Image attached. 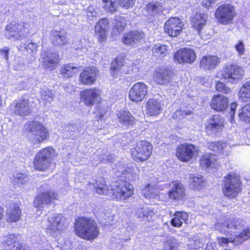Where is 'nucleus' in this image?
Returning <instances> with one entry per match:
<instances>
[{
  "instance_id": "f257e3e1",
  "label": "nucleus",
  "mask_w": 250,
  "mask_h": 250,
  "mask_svg": "<svg viewBox=\"0 0 250 250\" xmlns=\"http://www.w3.org/2000/svg\"><path fill=\"white\" fill-rule=\"evenodd\" d=\"M215 229L226 235L229 233L232 236L228 238H218V244L223 247L227 246L229 243H235V245L241 243L250 237V229H245L243 221L240 219L228 220L225 224L218 223L215 224Z\"/></svg>"
},
{
  "instance_id": "f03ea898",
  "label": "nucleus",
  "mask_w": 250,
  "mask_h": 250,
  "mask_svg": "<svg viewBox=\"0 0 250 250\" xmlns=\"http://www.w3.org/2000/svg\"><path fill=\"white\" fill-rule=\"evenodd\" d=\"M75 230L79 237L87 240L95 239L100 233L95 221L85 217H80L76 220Z\"/></svg>"
},
{
  "instance_id": "7ed1b4c3",
  "label": "nucleus",
  "mask_w": 250,
  "mask_h": 250,
  "mask_svg": "<svg viewBox=\"0 0 250 250\" xmlns=\"http://www.w3.org/2000/svg\"><path fill=\"white\" fill-rule=\"evenodd\" d=\"M42 226L53 237L59 235L66 228V218L62 214L54 213L42 222Z\"/></svg>"
},
{
  "instance_id": "20e7f679",
  "label": "nucleus",
  "mask_w": 250,
  "mask_h": 250,
  "mask_svg": "<svg viewBox=\"0 0 250 250\" xmlns=\"http://www.w3.org/2000/svg\"><path fill=\"white\" fill-rule=\"evenodd\" d=\"M56 156V151L51 147H47L39 151L35 155L34 165L35 169L43 171L54 166L53 160Z\"/></svg>"
},
{
  "instance_id": "39448f33",
  "label": "nucleus",
  "mask_w": 250,
  "mask_h": 250,
  "mask_svg": "<svg viewBox=\"0 0 250 250\" xmlns=\"http://www.w3.org/2000/svg\"><path fill=\"white\" fill-rule=\"evenodd\" d=\"M34 26V24L32 22L24 24L12 22L6 26L5 36L8 39L13 38L16 40H22L27 36L30 30L34 31L32 30Z\"/></svg>"
},
{
  "instance_id": "423d86ee",
  "label": "nucleus",
  "mask_w": 250,
  "mask_h": 250,
  "mask_svg": "<svg viewBox=\"0 0 250 250\" xmlns=\"http://www.w3.org/2000/svg\"><path fill=\"white\" fill-rule=\"evenodd\" d=\"M58 196L57 193L50 190L39 193L34 201V206L37 209V214L39 215L46 206L54 203L57 200Z\"/></svg>"
},
{
  "instance_id": "0eeeda50",
  "label": "nucleus",
  "mask_w": 250,
  "mask_h": 250,
  "mask_svg": "<svg viewBox=\"0 0 250 250\" xmlns=\"http://www.w3.org/2000/svg\"><path fill=\"white\" fill-rule=\"evenodd\" d=\"M99 195H104L107 198L116 200H124L133 194V188H95Z\"/></svg>"
},
{
  "instance_id": "6e6552de",
  "label": "nucleus",
  "mask_w": 250,
  "mask_h": 250,
  "mask_svg": "<svg viewBox=\"0 0 250 250\" xmlns=\"http://www.w3.org/2000/svg\"><path fill=\"white\" fill-rule=\"evenodd\" d=\"M215 16L219 23L224 25L230 24L235 16L234 8L229 4H222L216 10Z\"/></svg>"
},
{
  "instance_id": "1a4fd4ad",
  "label": "nucleus",
  "mask_w": 250,
  "mask_h": 250,
  "mask_svg": "<svg viewBox=\"0 0 250 250\" xmlns=\"http://www.w3.org/2000/svg\"><path fill=\"white\" fill-rule=\"evenodd\" d=\"M152 150V146L148 142L144 141L138 142L131 150L132 157L136 161H145L151 155Z\"/></svg>"
},
{
  "instance_id": "9d476101",
  "label": "nucleus",
  "mask_w": 250,
  "mask_h": 250,
  "mask_svg": "<svg viewBox=\"0 0 250 250\" xmlns=\"http://www.w3.org/2000/svg\"><path fill=\"white\" fill-rule=\"evenodd\" d=\"M11 108L15 114L25 117L31 114L33 104L29 98L22 97L14 101L11 105Z\"/></svg>"
},
{
  "instance_id": "9b49d317",
  "label": "nucleus",
  "mask_w": 250,
  "mask_h": 250,
  "mask_svg": "<svg viewBox=\"0 0 250 250\" xmlns=\"http://www.w3.org/2000/svg\"><path fill=\"white\" fill-rule=\"evenodd\" d=\"M198 153L197 147L191 144H183L180 145L176 151V155L180 160L188 162Z\"/></svg>"
},
{
  "instance_id": "f8f14e48",
  "label": "nucleus",
  "mask_w": 250,
  "mask_h": 250,
  "mask_svg": "<svg viewBox=\"0 0 250 250\" xmlns=\"http://www.w3.org/2000/svg\"><path fill=\"white\" fill-rule=\"evenodd\" d=\"M42 62L45 69L52 71L57 68L59 62L57 52L52 50H43L41 54Z\"/></svg>"
},
{
  "instance_id": "ddd939ff",
  "label": "nucleus",
  "mask_w": 250,
  "mask_h": 250,
  "mask_svg": "<svg viewBox=\"0 0 250 250\" xmlns=\"http://www.w3.org/2000/svg\"><path fill=\"white\" fill-rule=\"evenodd\" d=\"M243 71L236 65H229L224 68L222 77L226 81L231 83L237 82L243 75Z\"/></svg>"
},
{
  "instance_id": "4468645a",
  "label": "nucleus",
  "mask_w": 250,
  "mask_h": 250,
  "mask_svg": "<svg viewBox=\"0 0 250 250\" xmlns=\"http://www.w3.org/2000/svg\"><path fill=\"white\" fill-rule=\"evenodd\" d=\"M100 94V90L96 87L84 89L80 93L81 101L86 106L91 107L97 102Z\"/></svg>"
},
{
  "instance_id": "2eb2a0df",
  "label": "nucleus",
  "mask_w": 250,
  "mask_h": 250,
  "mask_svg": "<svg viewBox=\"0 0 250 250\" xmlns=\"http://www.w3.org/2000/svg\"><path fill=\"white\" fill-rule=\"evenodd\" d=\"M147 86L144 83H135L129 90V98L132 101H142L147 93Z\"/></svg>"
},
{
  "instance_id": "dca6fc26",
  "label": "nucleus",
  "mask_w": 250,
  "mask_h": 250,
  "mask_svg": "<svg viewBox=\"0 0 250 250\" xmlns=\"http://www.w3.org/2000/svg\"><path fill=\"white\" fill-rule=\"evenodd\" d=\"M224 127L223 119L219 115H214L206 124V132L208 134L217 135Z\"/></svg>"
},
{
  "instance_id": "f3484780",
  "label": "nucleus",
  "mask_w": 250,
  "mask_h": 250,
  "mask_svg": "<svg viewBox=\"0 0 250 250\" xmlns=\"http://www.w3.org/2000/svg\"><path fill=\"white\" fill-rule=\"evenodd\" d=\"M196 58L195 51L188 48L178 50L174 55V60L178 63H192L195 61Z\"/></svg>"
},
{
  "instance_id": "a211bd4d",
  "label": "nucleus",
  "mask_w": 250,
  "mask_h": 250,
  "mask_svg": "<svg viewBox=\"0 0 250 250\" xmlns=\"http://www.w3.org/2000/svg\"><path fill=\"white\" fill-rule=\"evenodd\" d=\"M183 22L176 17L170 18L166 23L164 30L170 36L176 37L182 30Z\"/></svg>"
},
{
  "instance_id": "6ab92c4d",
  "label": "nucleus",
  "mask_w": 250,
  "mask_h": 250,
  "mask_svg": "<svg viewBox=\"0 0 250 250\" xmlns=\"http://www.w3.org/2000/svg\"><path fill=\"white\" fill-rule=\"evenodd\" d=\"M98 74L96 67H87L80 75L79 81L83 84L90 85L96 81Z\"/></svg>"
},
{
  "instance_id": "aec40b11",
  "label": "nucleus",
  "mask_w": 250,
  "mask_h": 250,
  "mask_svg": "<svg viewBox=\"0 0 250 250\" xmlns=\"http://www.w3.org/2000/svg\"><path fill=\"white\" fill-rule=\"evenodd\" d=\"M109 28V22L106 19H102L97 23L95 26V31L100 42H103L106 40V32Z\"/></svg>"
},
{
  "instance_id": "412c9836",
  "label": "nucleus",
  "mask_w": 250,
  "mask_h": 250,
  "mask_svg": "<svg viewBox=\"0 0 250 250\" xmlns=\"http://www.w3.org/2000/svg\"><path fill=\"white\" fill-rule=\"evenodd\" d=\"M146 113L150 116H157L162 111L163 105L156 99H149L146 103Z\"/></svg>"
},
{
  "instance_id": "4be33fe9",
  "label": "nucleus",
  "mask_w": 250,
  "mask_h": 250,
  "mask_svg": "<svg viewBox=\"0 0 250 250\" xmlns=\"http://www.w3.org/2000/svg\"><path fill=\"white\" fill-rule=\"evenodd\" d=\"M172 76L171 70L166 68H159L153 74V79L159 84H165L168 83Z\"/></svg>"
},
{
  "instance_id": "5701e85b",
  "label": "nucleus",
  "mask_w": 250,
  "mask_h": 250,
  "mask_svg": "<svg viewBox=\"0 0 250 250\" xmlns=\"http://www.w3.org/2000/svg\"><path fill=\"white\" fill-rule=\"evenodd\" d=\"M229 106L228 99L222 95L214 96L210 103L211 107L217 111H223Z\"/></svg>"
},
{
  "instance_id": "b1692460",
  "label": "nucleus",
  "mask_w": 250,
  "mask_h": 250,
  "mask_svg": "<svg viewBox=\"0 0 250 250\" xmlns=\"http://www.w3.org/2000/svg\"><path fill=\"white\" fill-rule=\"evenodd\" d=\"M48 137L49 131L44 125H42L39 131H37L33 135H28L29 140L34 145L40 144L42 142L47 139Z\"/></svg>"
},
{
  "instance_id": "393cba45",
  "label": "nucleus",
  "mask_w": 250,
  "mask_h": 250,
  "mask_svg": "<svg viewBox=\"0 0 250 250\" xmlns=\"http://www.w3.org/2000/svg\"><path fill=\"white\" fill-rule=\"evenodd\" d=\"M220 59L216 56H205L201 59L200 67L204 70L214 69L220 63Z\"/></svg>"
},
{
  "instance_id": "a878e982",
  "label": "nucleus",
  "mask_w": 250,
  "mask_h": 250,
  "mask_svg": "<svg viewBox=\"0 0 250 250\" xmlns=\"http://www.w3.org/2000/svg\"><path fill=\"white\" fill-rule=\"evenodd\" d=\"M19 235L11 234L4 237L3 243L5 249L12 250H24V249L17 241L19 240Z\"/></svg>"
},
{
  "instance_id": "bb28decb",
  "label": "nucleus",
  "mask_w": 250,
  "mask_h": 250,
  "mask_svg": "<svg viewBox=\"0 0 250 250\" xmlns=\"http://www.w3.org/2000/svg\"><path fill=\"white\" fill-rule=\"evenodd\" d=\"M208 16L206 14L196 13L191 18V23L194 28L196 29L198 33L203 29L206 23Z\"/></svg>"
},
{
  "instance_id": "cd10ccee",
  "label": "nucleus",
  "mask_w": 250,
  "mask_h": 250,
  "mask_svg": "<svg viewBox=\"0 0 250 250\" xmlns=\"http://www.w3.org/2000/svg\"><path fill=\"white\" fill-rule=\"evenodd\" d=\"M207 146L216 155L222 154L223 156L228 155V146L226 143L220 142H211L208 143Z\"/></svg>"
},
{
  "instance_id": "c85d7f7f",
  "label": "nucleus",
  "mask_w": 250,
  "mask_h": 250,
  "mask_svg": "<svg viewBox=\"0 0 250 250\" xmlns=\"http://www.w3.org/2000/svg\"><path fill=\"white\" fill-rule=\"evenodd\" d=\"M188 219V215L187 212L177 211L173 214L170 224L173 227L180 228L183 223H187Z\"/></svg>"
},
{
  "instance_id": "c756f323",
  "label": "nucleus",
  "mask_w": 250,
  "mask_h": 250,
  "mask_svg": "<svg viewBox=\"0 0 250 250\" xmlns=\"http://www.w3.org/2000/svg\"><path fill=\"white\" fill-rule=\"evenodd\" d=\"M224 188H239L241 184L240 176L234 172H229L224 177Z\"/></svg>"
},
{
  "instance_id": "7c9ffc66",
  "label": "nucleus",
  "mask_w": 250,
  "mask_h": 250,
  "mask_svg": "<svg viewBox=\"0 0 250 250\" xmlns=\"http://www.w3.org/2000/svg\"><path fill=\"white\" fill-rule=\"evenodd\" d=\"M51 37L53 44L56 46H62L68 42L66 34L63 31H53Z\"/></svg>"
},
{
  "instance_id": "2f4dec72",
  "label": "nucleus",
  "mask_w": 250,
  "mask_h": 250,
  "mask_svg": "<svg viewBox=\"0 0 250 250\" xmlns=\"http://www.w3.org/2000/svg\"><path fill=\"white\" fill-rule=\"evenodd\" d=\"M136 213L140 220L144 221H150L155 214L153 208L147 207L138 208Z\"/></svg>"
},
{
  "instance_id": "473e14b6",
  "label": "nucleus",
  "mask_w": 250,
  "mask_h": 250,
  "mask_svg": "<svg viewBox=\"0 0 250 250\" xmlns=\"http://www.w3.org/2000/svg\"><path fill=\"white\" fill-rule=\"evenodd\" d=\"M119 122L127 126L133 125L135 122V118L128 111L120 110L117 114Z\"/></svg>"
},
{
  "instance_id": "72a5a7b5",
  "label": "nucleus",
  "mask_w": 250,
  "mask_h": 250,
  "mask_svg": "<svg viewBox=\"0 0 250 250\" xmlns=\"http://www.w3.org/2000/svg\"><path fill=\"white\" fill-rule=\"evenodd\" d=\"M21 217V211L17 205H14L7 211V219L9 222H17Z\"/></svg>"
},
{
  "instance_id": "f704fd0d",
  "label": "nucleus",
  "mask_w": 250,
  "mask_h": 250,
  "mask_svg": "<svg viewBox=\"0 0 250 250\" xmlns=\"http://www.w3.org/2000/svg\"><path fill=\"white\" fill-rule=\"evenodd\" d=\"M79 71V67L74 66L73 64L63 65L61 69L62 74L65 78L72 77Z\"/></svg>"
},
{
  "instance_id": "c9c22d12",
  "label": "nucleus",
  "mask_w": 250,
  "mask_h": 250,
  "mask_svg": "<svg viewBox=\"0 0 250 250\" xmlns=\"http://www.w3.org/2000/svg\"><path fill=\"white\" fill-rule=\"evenodd\" d=\"M43 125L42 123L36 120L29 121L24 125V130L28 132V135H33Z\"/></svg>"
},
{
  "instance_id": "e433bc0d",
  "label": "nucleus",
  "mask_w": 250,
  "mask_h": 250,
  "mask_svg": "<svg viewBox=\"0 0 250 250\" xmlns=\"http://www.w3.org/2000/svg\"><path fill=\"white\" fill-rule=\"evenodd\" d=\"M217 160L214 155L212 154H205L202 156L200 159L201 165L207 167L216 168L218 165Z\"/></svg>"
},
{
  "instance_id": "4c0bfd02",
  "label": "nucleus",
  "mask_w": 250,
  "mask_h": 250,
  "mask_svg": "<svg viewBox=\"0 0 250 250\" xmlns=\"http://www.w3.org/2000/svg\"><path fill=\"white\" fill-rule=\"evenodd\" d=\"M187 248L189 250H200L204 245L203 239L198 236H192L188 237Z\"/></svg>"
},
{
  "instance_id": "58836bf2",
  "label": "nucleus",
  "mask_w": 250,
  "mask_h": 250,
  "mask_svg": "<svg viewBox=\"0 0 250 250\" xmlns=\"http://www.w3.org/2000/svg\"><path fill=\"white\" fill-rule=\"evenodd\" d=\"M239 98L242 101H250V81L245 83L238 93Z\"/></svg>"
},
{
  "instance_id": "ea45409f",
  "label": "nucleus",
  "mask_w": 250,
  "mask_h": 250,
  "mask_svg": "<svg viewBox=\"0 0 250 250\" xmlns=\"http://www.w3.org/2000/svg\"><path fill=\"white\" fill-rule=\"evenodd\" d=\"M152 51L154 56L160 59L164 58L167 53V46L160 43L155 45Z\"/></svg>"
},
{
  "instance_id": "a19ab883",
  "label": "nucleus",
  "mask_w": 250,
  "mask_h": 250,
  "mask_svg": "<svg viewBox=\"0 0 250 250\" xmlns=\"http://www.w3.org/2000/svg\"><path fill=\"white\" fill-rule=\"evenodd\" d=\"M123 66V59L121 57H117L111 63L110 70L111 75L117 78L118 72Z\"/></svg>"
},
{
  "instance_id": "79ce46f5",
  "label": "nucleus",
  "mask_w": 250,
  "mask_h": 250,
  "mask_svg": "<svg viewBox=\"0 0 250 250\" xmlns=\"http://www.w3.org/2000/svg\"><path fill=\"white\" fill-rule=\"evenodd\" d=\"M238 116L241 121L250 123V104H246L240 109Z\"/></svg>"
},
{
  "instance_id": "37998d69",
  "label": "nucleus",
  "mask_w": 250,
  "mask_h": 250,
  "mask_svg": "<svg viewBox=\"0 0 250 250\" xmlns=\"http://www.w3.org/2000/svg\"><path fill=\"white\" fill-rule=\"evenodd\" d=\"M29 181V177L21 173H15L13 175L12 182L14 185L20 187Z\"/></svg>"
},
{
  "instance_id": "c03bdc74",
  "label": "nucleus",
  "mask_w": 250,
  "mask_h": 250,
  "mask_svg": "<svg viewBox=\"0 0 250 250\" xmlns=\"http://www.w3.org/2000/svg\"><path fill=\"white\" fill-rule=\"evenodd\" d=\"M115 25L112 30V35H117L120 34L124 30L125 23V19L122 17H118L115 20Z\"/></svg>"
},
{
  "instance_id": "a18cd8bd",
  "label": "nucleus",
  "mask_w": 250,
  "mask_h": 250,
  "mask_svg": "<svg viewBox=\"0 0 250 250\" xmlns=\"http://www.w3.org/2000/svg\"><path fill=\"white\" fill-rule=\"evenodd\" d=\"M185 195V193L183 188H172L169 191V198L174 200H182Z\"/></svg>"
},
{
  "instance_id": "49530a36",
  "label": "nucleus",
  "mask_w": 250,
  "mask_h": 250,
  "mask_svg": "<svg viewBox=\"0 0 250 250\" xmlns=\"http://www.w3.org/2000/svg\"><path fill=\"white\" fill-rule=\"evenodd\" d=\"M117 0H103V5L105 10L108 12L113 13L116 11Z\"/></svg>"
},
{
  "instance_id": "de8ad7c7",
  "label": "nucleus",
  "mask_w": 250,
  "mask_h": 250,
  "mask_svg": "<svg viewBox=\"0 0 250 250\" xmlns=\"http://www.w3.org/2000/svg\"><path fill=\"white\" fill-rule=\"evenodd\" d=\"M178 246V241L172 236L167 237L163 250H174Z\"/></svg>"
},
{
  "instance_id": "09e8293b",
  "label": "nucleus",
  "mask_w": 250,
  "mask_h": 250,
  "mask_svg": "<svg viewBox=\"0 0 250 250\" xmlns=\"http://www.w3.org/2000/svg\"><path fill=\"white\" fill-rule=\"evenodd\" d=\"M41 98L46 102L50 103L53 101L54 95L51 90L47 88H42L41 92Z\"/></svg>"
},
{
  "instance_id": "8fccbe9b",
  "label": "nucleus",
  "mask_w": 250,
  "mask_h": 250,
  "mask_svg": "<svg viewBox=\"0 0 250 250\" xmlns=\"http://www.w3.org/2000/svg\"><path fill=\"white\" fill-rule=\"evenodd\" d=\"M191 185L195 187L206 186V183L202 176H192L189 179Z\"/></svg>"
},
{
  "instance_id": "3c124183",
  "label": "nucleus",
  "mask_w": 250,
  "mask_h": 250,
  "mask_svg": "<svg viewBox=\"0 0 250 250\" xmlns=\"http://www.w3.org/2000/svg\"><path fill=\"white\" fill-rule=\"evenodd\" d=\"M146 9L147 13L152 16L157 14L161 10L159 3L156 2H150L148 3L146 7Z\"/></svg>"
},
{
  "instance_id": "603ef678",
  "label": "nucleus",
  "mask_w": 250,
  "mask_h": 250,
  "mask_svg": "<svg viewBox=\"0 0 250 250\" xmlns=\"http://www.w3.org/2000/svg\"><path fill=\"white\" fill-rule=\"evenodd\" d=\"M223 192L224 195L228 197L229 198L232 199L235 198L240 188H223Z\"/></svg>"
},
{
  "instance_id": "864d4df0",
  "label": "nucleus",
  "mask_w": 250,
  "mask_h": 250,
  "mask_svg": "<svg viewBox=\"0 0 250 250\" xmlns=\"http://www.w3.org/2000/svg\"><path fill=\"white\" fill-rule=\"evenodd\" d=\"M134 44L141 42L144 39V33L139 31L131 32Z\"/></svg>"
},
{
  "instance_id": "5fc2aeb1",
  "label": "nucleus",
  "mask_w": 250,
  "mask_h": 250,
  "mask_svg": "<svg viewBox=\"0 0 250 250\" xmlns=\"http://www.w3.org/2000/svg\"><path fill=\"white\" fill-rule=\"evenodd\" d=\"M216 89L220 92L225 94H229L231 92V90L227 87L224 83L218 82L216 83Z\"/></svg>"
},
{
  "instance_id": "6e6d98bb",
  "label": "nucleus",
  "mask_w": 250,
  "mask_h": 250,
  "mask_svg": "<svg viewBox=\"0 0 250 250\" xmlns=\"http://www.w3.org/2000/svg\"><path fill=\"white\" fill-rule=\"evenodd\" d=\"M234 48L239 56L244 55L245 49L244 43L243 41L239 40L234 45Z\"/></svg>"
},
{
  "instance_id": "4d7b16f0",
  "label": "nucleus",
  "mask_w": 250,
  "mask_h": 250,
  "mask_svg": "<svg viewBox=\"0 0 250 250\" xmlns=\"http://www.w3.org/2000/svg\"><path fill=\"white\" fill-rule=\"evenodd\" d=\"M135 2V0H118L120 6L125 9H128L132 7Z\"/></svg>"
},
{
  "instance_id": "13d9d810",
  "label": "nucleus",
  "mask_w": 250,
  "mask_h": 250,
  "mask_svg": "<svg viewBox=\"0 0 250 250\" xmlns=\"http://www.w3.org/2000/svg\"><path fill=\"white\" fill-rule=\"evenodd\" d=\"M38 45L35 42H31L25 46V49L29 53H35L38 50Z\"/></svg>"
},
{
  "instance_id": "bf43d9fd",
  "label": "nucleus",
  "mask_w": 250,
  "mask_h": 250,
  "mask_svg": "<svg viewBox=\"0 0 250 250\" xmlns=\"http://www.w3.org/2000/svg\"><path fill=\"white\" fill-rule=\"evenodd\" d=\"M123 41L125 44L132 45H134L131 32L129 33H126L124 35Z\"/></svg>"
},
{
  "instance_id": "052dcab7",
  "label": "nucleus",
  "mask_w": 250,
  "mask_h": 250,
  "mask_svg": "<svg viewBox=\"0 0 250 250\" xmlns=\"http://www.w3.org/2000/svg\"><path fill=\"white\" fill-rule=\"evenodd\" d=\"M28 88V85L25 82H21L15 85L14 88L16 91H21Z\"/></svg>"
},
{
  "instance_id": "680f3d73",
  "label": "nucleus",
  "mask_w": 250,
  "mask_h": 250,
  "mask_svg": "<svg viewBox=\"0 0 250 250\" xmlns=\"http://www.w3.org/2000/svg\"><path fill=\"white\" fill-rule=\"evenodd\" d=\"M173 118L181 119L184 117L183 110L180 109L176 110L172 115Z\"/></svg>"
},
{
  "instance_id": "e2e57ef3",
  "label": "nucleus",
  "mask_w": 250,
  "mask_h": 250,
  "mask_svg": "<svg viewBox=\"0 0 250 250\" xmlns=\"http://www.w3.org/2000/svg\"><path fill=\"white\" fill-rule=\"evenodd\" d=\"M216 0H203L202 5L203 7L208 8L211 6V4L215 3Z\"/></svg>"
},
{
  "instance_id": "0e129e2a",
  "label": "nucleus",
  "mask_w": 250,
  "mask_h": 250,
  "mask_svg": "<svg viewBox=\"0 0 250 250\" xmlns=\"http://www.w3.org/2000/svg\"><path fill=\"white\" fill-rule=\"evenodd\" d=\"M157 179L155 177H152L151 178V181L149 182L145 187V188H154L156 186V183L157 182Z\"/></svg>"
},
{
  "instance_id": "69168bd1",
  "label": "nucleus",
  "mask_w": 250,
  "mask_h": 250,
  "mask_svg": "<svg viewBox=\"0 0 250 250\" xmlns=\"http://www.w3.org/2000/svg\"><path fill=\"white\" fill-rule=\"evenodd\" d=\"M9 51V49L8 47H4L2 49L0 50L1 55L6 60H7L8 58Z\"/></svg>"
},
{
  "instance_id": "338daca9",
  "label": "nucleus",
  "mask_w": 250,
  "mask_h": 250,
  "mask_svg": "<svg viewBox=\"0 0 250 250\" xmlns=\"http://www.w3.org/2000/svg\"><path fill=\"white\" fill-rule=\"evenodd\" d=\"M166 186H168V188H181L183 185L179 181H176L168 183Z\"/></svg>"
},
{
  "instance_id": "774afa93",
  "label": "nucleus",
  "mask_w": 250,
  "mask_h": 250,
  "mask_svg": "<svg viewBox=\"0 0 250 250\" xmlns=\"http://www.w3.org/2000/svg\"><path fill=\"white\" fill-rule=\"evenodd\" d=\"M237 107V104L235 103H233L230 104V111L229 114L231 116H233L234 114V111Z\"/></svg>"
}]
</instances>
